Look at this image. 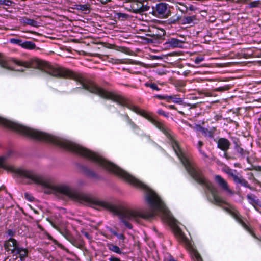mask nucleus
Returning <instances> with one entry per match:
<instances>
[{
  "label": "nucleus",
  "mask_w": 261,
  "mask_h": 261,
  "mask_svg": "<svg viewBox=\"0 0 261 261\" xmlns=\"http://www.w3.org/2000/svg\"><path fill=\"white\" fill-rule=\"evenodd\" d=\"M182 99L180 97H179L177 95H167V101L168 102H173L175 103L180 104L182 102Z\"/></svg>",
  "instance_id": "a211bd4d"
},
{
  "label": "nucleus",
  "mask_w": 261,
  "mask_h": 261,
  "mask_svg": "<svg viewBox=\"0 0 261 261\" xmlns=\"http://www.w3.org/2000/svg\"><path fill=\"white\" fill-rule=\"evenodd\" d=\"M246 158H247V162H248V163H250V160H249V158L248 156H246Z\"/></svg>",
  "instance_id": "4d7b16f0"
},
{
  "label": "nucleus",
  "mask_w": 261,
  "mask_h": 261,
  "mask_svg": "<svg viewBox=\"0 0 261 261\" xmlns=\"http://www.w3.org/2000/svg\"><path fill=\"white\" fill-rule=\"evenodd\" d=\"M196 19L195 16H184L183 17L182 22L184 23L190 24Z\"/></svg>",
  "instance_id": "a878e982"
},
{
  "label": "nucleus",
  "mask_w": 261,
  "mask_h": 261,
  "mask_svg": "<svg viewBox=\"0 0 261 261\" xmlns=\"http://www.w3.org/2000/svg\"><path fill=\"white\" fill-rule=\"evenodd\" d=\"M131 8L135 13H142L148 10L149 6L144 4V2L136 0L131 3Z\"/></svg>",
  "instance_id": "9b49d317"
},
{
  "label": "nucleus",
  "mask_w": 261,
  "mask_h": 261,
  "mask_svg": "<svg viewBox=\"0 0 261 261\" xmlns=\"http://www.w3.org/2000/svg\"><path fill=\"white\" fill-rule=\"evenodd\" d=\"M153 15L160 18H167L170 14L169 5L165 3L157 4L153 8Z\"/></svg>",
  "instance_id": "0eeeda50"
},
{
  "label": "nucleus",
  "mask_w": 261,
  "mask_h": 261,
  "mask_svg": "<svg viewBox=\"0 0 261 261\" xmlns=\"http://www.w3.org/2000/svg\"><path fill=\"white\" fill-rule=\"evenodd\" d=\"M192 170V173H188L189 174L197 183L204 186L211 195V196L207 195V198L209 202L220 206L223 204L228 205L229 207H223V208L228 213L242 226L244 225L245 223L242 220V216L239 212L219 195L217 189L212 182L205 177L201 170L195 167Z\"/></svg>",
  "instance_id": "39448f33"
},
{
  "label": "nucleus",
  "mask_w": 261,
  "mask_h": 261,
  "mask_svg": "<svg viewBox=\"0 0 261 261\" xmlns=\"http://www.w3.org/2000/svg\"><path fill=\"white\" fill-rule=\"evenodd\" d=\"M254 169L256 171L261 172V166H258L255 167L254 168Z\"/></svg>",
  "instance_id": "3c124183"
},
{
  "label": "nucleus",
  "mask_w": 261,
  "mask_h": 261,
  "mask_svg": "<svg viewBox=\"0 0 261 261\" xmlns=\"http://www.w3.org/2000/svg\"><path fill=\"white\" fill-rule=\"evenodd\" d=\"M165 261H177L172 256H169L165 258Z\"/></svg>",
  "instance_id": "79ce46f5"
},
{
  "label": "nucleus",
  "mask_w": 261,
  "mask_h": 261,
  "mask_svg": "<svg viewBox=\"0 0 261 261\" xmlns=\"http://www.w3.org/2000/svg\"><path fill=\"white\" fill-rule=\"evenodd\" d=\"M24 197L26 199L28 200L29 201H32L34 200L33 196L29 193H24Z\"/></svg>",
  "instance_id": "c9c22d12"
},
{
  "label": "nucleus",
  "mask_w": 261,
  "mask_h": 261,
  "mask_svg": "<svg viewBox=\"0 0 261 261\" xmlns=\"http://www.w3.org/2000/svg\"><path fill=\"white\" fill-rule=\"evenodd\" d=\"M215 117H216V118H215L216 120H218L219 118V116H216Z\"/></svg>",
  "instance_id": "052dcab7"
},
{
  "label": "nucleus",
  "mask_w": 261,
  "mask_h": 261,
  "mask_svg": "<svg viewBox=\"0 0 261 261\" xmlns=\"http://www.w3.org/2000/svg\"><path fill=\"white\" fill-rule=\"evenodd\" d=\"M192 252H193V255L196 259V261H203L201 255L196 250L192 249Z\"/></svg>",
  "instance_id": "cd10ccee"
},
{
  "label": "nucleus",
  "mask_w": 261,
  "mask_h": 261,
  "mask_svg": "<svg viewBox=\"0 0 261 261\" xmlns=\"http://www.w3.org/2000/svg\"><path fill=\"white\" fill-rule=\"evenodd\" d=\"M66 150H71L83 157L96 163L107 170L125 179L132 185L146 191V200L150 209L136 210L123 208L118 210L110 203L100 200L97 198L85 193H80L66 186V196L77 200L81 203L92 206L96 209L105 208L115 213L120 220L128 229H132L133 225L129 221L139 223L141 220H149L158 213L166 214V208L160 197L144 183L132 176L124 170L114 164L106 160L95 152L66 140Z\"/></svg>",
  "instance_id": "f257e3e1"
},
{
  "label": "nucleus",
  "mask_w": 261,
  "mask_h": 261,
  "mask_svg": "<svg viewBox=\"0 0 261 261\" xmlns=\"http://www.w3.org/2000/svg\"><path fill=\"white\" fill-rule=\"evenodd\" d=\"M126 121L127 122V123L130 126V127L132 128V129L135 132L137 133L139 130L140 128L139 126H138L129 118V117L126 115Z\"/></svg>",
  "instance_id": "412c9836"
},
{
  "label": "nucleus",
  "mask_w": 261,
  "mask_h": 261,
  "mask_svg": "<svg viewBox=\"0 0 261 261\" xmlns=\"http://www.w3.org/2000/svg\"><path fill=\"white\" fill-rule=\"evenodd\" d=\"M157 113L158 114L163 115L166 118L169 117V113L165 112L162 109H159L157 111Z\"/></svg>",
  "instance_id": "f704fd0d"
},
{
  "label": "nucleus",
  "mask_w": 261,
  "mask_h": 261,
  "mask_svg": "<svg viewBox=\"0 0 261 261\" xmlns=\"http://www.w3.org/2000/svg\"><path fill=\"white\" fill-rule=\"evenodd\" d=\"M0 124L14 130L25 136L39 141L52 143L62 149H64L65 148L64 140L59 136L46 134L27 127L1 117H0Z\"/></svg>",
  "instance_id": "423d86ee"
},
{
  "label": "nucleus",
  "mask_w": 261,
  "mask_h": 261,
  "mask_svg": "<svg viewBox=\"0 0 261 261\" xmlns=\"http://www.w3.org/2000/svg\"><path fill=\"white\" fill-rule=\"evenodd\" d=\"M234 172H236V170L232 171L230 169L227 172V174L232 178L233 181L236 184H240L243 187L252 189L248 181L242 176H239L234 174Z\"/></svg>",
  "instance_id": "1a4fd4ad"
},
{
  "label": "nucleus",
  "mask_w": 261,
  "mask_h": 261,
  "mask_svg": "<svg viewBox=\"0 0 261 261\" xmlns=\"http://www.w3.org/2000/svg\"><path fill=\"white\" fill-rule=\"evenodd\" d=\"M117 15L119 18H126L127 17L128 15L125 13H119L117 14Z\"/></svg>",
  "instance_id": "ea45409f"
},
{
  "label": "nucleus",
  "mask_w": 261,
  "mask_h": 261,
  "mask_svg": "<svg viewBox=\"0 0 261 261\" xmlns=\"http://www.w3.org/2000/svg\"><path fill=\"white\" fill-rule=\"evenodd\" d=\"M13 2L11 0H0V5H3L7 6L12 5Z\"/></svg>",
  "instance_id": "72a5a7b5"
},
{
  "label": "nucleus",
  "mask_w": 261,
  "mask_h": 261,
  "mask_svg": "<svg viewBox=\"0 0 261 261\" xmlns=\"http://www.w3.org/2000/svg\"><path fill=\"white\" fill-rule=\"evenodd\" d=\"M230 144V141L227 139L224 138H221L217 141L218 148L224 151L229 149Z\"/></svg>",
  "instance_id": "4468645a"
},
{
  "label": "nucleus",
  "mask_w": 261,
  "mask_h": 261,
  "mask_svg": "<svg viewBox=\"0 0 261 261\" xmlns=\"http://www.w3.org/2000/svg\"><path fill=\"white\" fill-rule=\"evenodd\" d=\"M247 198L249 200V202L254 206L255 205L258 204V200L256 199V196L253 194H248L247 196Z\"/></svg>",
  "instance_id": "b1692460"
},
{
  "label": "nucleus",
  "mask_w": 261,
  "mask_h": 261,
  "mask_svg": "<svg viewBox=\"0 0 261 261\" xmlns=\"http://www.w3.org/2000/svg\"><path fill=\"white\" fill-rule=\"evenodd\" d=\"M252 169L251 168H248L247 169V170H251Z\"/></svg>",
  "instance_id": "680f3d73"
},
{
  "label": "nucleus",
  "mask_w": 261,
  "mask_h": 261,
  "mask_svg": "<svg viewBox=\"0 0 261 261\" xmlns=\"http://www.w3.org/2000/svg\"><path fill=\"white\" fill-rule=\"evenodd\" d=\"M260 4V1H254L249 3L250 8H255L259 6Z\"/></svg>",
  "instance_id": "473e14b6"
},
{
  "label": "nucleus",
  "mask_w": 261,
  "mask_h": 261,
  "mask_svg": "<svg viewBox=\"0 0 261 261\" xmlns=\"http://www.w3.org/2000/svg\"><path fill=\"white\" fill-rule=\"evenodd\" d=\"M19 246V244L17 240L12 238H10L4 243L5 250L7 251H10L11 253L13 255Z\"/></svg>",
  "instance_id": "9d476101"
},
{
  "label": "nucleus",
  "mask_w": 261,
  "mask_h": 261,
  "mask_svg": "<svg viewBox=\"0 0 261 261\" xmlns=\"http://www.w3.org/2000/svg\"><path fill=\"white\" fill-rule=\"evenodd\" d=\"M66 240H69V241L71 242V243L72 244H73V243L72 242V241L70 240V236L69 233V232H68V231L66 230Z\"/></svg>",
  "instance_id": "a18cd8bd"
},
{
  "label": "nucleus",
  "mask_w": 261,
  "mask_h": 261,
  "mask_svg": "<svg viewBox=\"0 0 261 261\" xmlns=\"http://www.w3.org/2000/svg\"><path fill=\"white\" fill-rule=\"evenodd\" d=\"M110 232H111V233H112L113 235H114V236H117L118 233H117L116 231H115V230H113L112 229H110Z\"/></svg>",
  "instance_id": "8fccbe9b"
},
{
  "label": "nucleus",
  "mask_w": 261,
  "mask_h": 261,
  "mask_svg": "<svg viewBox=\"0 0 261 261\" xmlns=\"http://www.w3.org/2000/svg\"><path fill=\"white\" fill-rule=\"evenodd\" d=\"M203 145V143L201 141H199L197 144V147L198 148L201 149L202 146Z\"/></svg>",
  "instance_id": "49530a36"
},
{
  "label": "nucleus",
  "mask_w": 261,
  "mask_h": 261,
  "mask_svg": "<svg viewBox=\"0 0 261 261\" xmlns=\"http://www.w3.org/2000/svg\"><path fill=\"white\" fill-rule=\"evenodd\" d=\"M20 21L21 22L25 24H28L32 27H37L38 26V22L33 19L23 17L20 19Z\"/></svg>",
  "instance_id": "6ab92c4d"
},
{
  "label": "nucleus",
  "mask_w": 261,
  "mask_h": 261,
  "mask_svg": "<svg viewBox=\"0 0 261 261\" xmlns=\"http://www.w3.org/2000/svg\"><path fill=\"white\" fill-rule=\"evenodd\" d=\"M102 4H106L111 0H99Z\"/></svg>",
  "instance_id": "603ef678"
},
{
  "label": "nucleus",
  "mask_w": 261,
  "mask_h": 261,
  "mask_svg": "<svg viewBox=\"0 0 261 261\" xmlns=\"http://www.w3.org/2000/svg\"><path fill=\"white\" fill-rule=\"evenodd\" d=\"M234 150L237 153L238 157L241 159H244L246 156H249V151L244 149L240 144L236 143L234 146Z\"/></svg>",
  "instance_id": "2eb2a0df"
},
{
  "label": "nucleus",
  "mask_w": 261,
  "mask_h": 261,
  "mask_svg": "<svg viewBox=\"0 0 261 261\" xmlns=\"http://www.w3.org/2000/svg\"><path fill=\"white\" fill-rule=\"evenodd\" d=\"M74 40H71V41H74ZM70 40L69 39H66V42H69Z\"/></svg>",
  "instance_id": "bf43d9fd"
},
{
  "label": "nucleus",
  "mask_w": 261,
  "mask_h": 261,
  "mask_svg": "<svg viewBox=\"0 0 261 261\" xmlns=\"http://www.w3.org/2000/svg\"><path fill=\"white\" fill-rule=\"evenodd\" d=\"M178 113H179L182 115H185L184 113L182 111H178Z\"/></svg>",
  "instance_id": "6e6d98bb"
},
{
  "label": "nucleus",
  "mask_w": 261,
  "mask_h": 261,
  "mask_svg": "<svg viewBox=\"0 0 261 261\" xmlns=\"http://www.w3.org/2000/svg\"><path fill=\"white\" fill-rule=\"evenodd\" d=\"M107 247L109 250L113 252H115L118 254H122V252L121 248H119L118 246L113 244V243L107 244Z\"/></svg>",
  "instance_id": "aec40b11"
},
{
  "label": "nucleus",
  "mask_w": 261,
  "mask_h": 261,
  "mask_svg": "<svg viewBox=\"0 0 261 261\" xmlns=\"http://www.w3.org/2000/svg\"><path fill=\"white\" fill-rule=\"evenodd\" d=\"M199 152L203 156V157L205 158H208V156L207 155V154L205 153L204 151L202 150V149L199 148Z\"/></svg>",
  "instance_id": "a19ab883"
},
{
  "label": "nucleus",
  "mask_w": 261,
  "mask_h": 261,
  "mask_svg": "<svg viewBox=\"0 0 261 261\" xmlns=\"http://www.w3.org/2000/svg\"><path fill=\"white\" fill-rule=\"evenodd\" d=\"M66 50H69V49L67 48V46H66Z\"/></svg>",
  "instance_id": "e2e57ef3"
},
{
  "label": "nucleus",
  "mask_w": 261,
  "mask_h": 261,
  "mask_svg": "<svg viewBox=\"0 0 261 261\" xmlns=\"http://www.w3.org/2000/svg\"><path fill=\"white\" fill-rule=\"evenodd\" d=\"M67 3L69 9H77L85 13L90 11V5L88 4L77 5L74 0H68Z\"/></svg>",
  "instance_id": "f8f14e48"
},
{
  "label": "nucleus",
  "mask_w": 261,
  "mask_h": 261,
  "mask_svg": "<svg viewBox=\"0 0 261 261\" xmlns=\"http://www.w3.org/2000/svg\"><path fill=\"white\" fill-rule=\"evenodd\" d=\"M116 237H117L118 238V239H119V240H124V239H125V236H124V235L123 234H122V233H121V234H119V233H118V234H117V236Z\"/></svg>",
  "instance_id": "37998d69"
},
{
  "label": "nucleus",
  "mask_w": 261,
  "mask_h": 261,
  "mask_svg": "<svg viewBox=\"0 0 261 261\" xmlns=\"http://www.w3.org/2000/svg\"><path fill=\"white\" fill-rule=\"evenodd\" d=\"M230 89V86L229 85H226L224 86L220 87L218 88H216L213 89V91H218V92H223L225 91L228 90Z\"/></svg>",
  "instance_id": "c85d7f7f"
},
{
  "label": "nucleus",
  "mask_w": 261,
  "mask_h": 261,
  "mask_svg": "<svg viewBox=\"0 0 261 261\" xmlns=\"http://www.w3.org/2000/svg\"><path fill=\"white\" fill-rule=\"evenodd\" d=\"M179 18L178 17H177V18L176 20L175 19L174 20V22H175V21H179Z\"/></svg>",
  "instance_id": "13d9d810"
},
{
  "label": "nucleus",
  "mask_w": 261,
  "mask_h": 261,
  "mask_svg": "<svg viewBox=\"0 0 261 261\" xmlns=\"http://www.w3.org/2000/svg\"><path fill=\"white\" fill-rule=\"evenodd\" d=\"M242 227L248 232L249 234L253 237L255 239L261 242V237L259 238L256 236L255 233L253 232V231L252 230L251 228H250L247 225H246L245 223L244 224V225H243Z\"/></svg>",
  "instance_id": "5701e85b"
},
{
  "label": "nucleus",
  "mask_w": 261,
  "mask_h": 261,
  "mask_svg": "<svg viewBox=\"0 0 261 261\" xmlns=\"http://www.w3.org/2000/svg\"><path fill=\"white\" fill-rule=\"evenodd\" d=\"M86 174L87 175L92 177L96 178L98 177V175L96 174L95 172H94L93 171H92L89 169H87L85 171Z\"/></svg>",
  "instance_id": "7c9ffc66"
},
{
  "label": "nucleus",
  "mask_w": 261,
  "mask_h": 261,
  "mask_svg": "<svg viewBox=\"0 0 261 261\" xmlns=\"http://www.w3.org/2000/svg\"><path fill=\"white\" fill-rule=\"evenodd\" d=\"M19 255L20 260L23 261L28 255V250L19 246L14 254V255Z\"/></svg>",
  "instance_id": "f3484780"
},
{
  "label": "nucleus",
  "mask_w": 261,
  "mask_h": 261,
  "mask_svg": "<svg viewBox=\"0 0 261 261\" xmlns=\"http://www.w3.org/2000/svg\"><path fill=\"white\" fill-rule=\"evenodd\" d=\"M21 47L28 49H33L36 47V44L32 41H24L21 44Z\"/></svg>",
  "instance_id": "4be33fe9"
},
{
  "label": "nucleus",
  "mask_w": 261,
  "mask_h": 261,
  "mask_svg": "<svg viewBox=\"0 0 261 261\" xmlns=\"http://www.w3.org/2000/svg\"><path fill=\"white\" fill-rule=\"evenodd\" d=\"M184 42V41L180 40L177 38H170L166 43L171 47H181Z\"/></svg>",
  "instance_id": "dca6fc26"
},
{
  "label": "nucleus",
  "mask_w": 261,
  "mask_h": 261,
  "mask_svg": "<svg viewBox=\"0 0 261 261\" xmlns=\"http://www.w3.org/2000/svg\"><path fill=\"white\" fill-rule=\"evenodd\" d=\"M166 107L170 109H174L177 110V109L174 105H168L166 106Z\"/></svg>",
  "instance_id": "09e8293b"
},
{
  "label": "nucleus",
  "mask_w": 261,
  "mask_h": 261,
  "mask_svg": "<svg viewBox=\"0 0 261 261\" xmlns=\"http://www.w3.org/2000/svg\"><path fill=\"white\" fill-rule=\"evenodd\" d=\"M67 1H68V0H66V10H67V8H68V10L69 12H71L72 11L70 10V9H71V8H70V9H69V7H68V6L69 5V4H68V3H67Z\"/></svg>",
  "instance_id": "5fc2aeb1"
},
{
  "label": "nucleus",
  "mask_w": 261,
  "mask_h": 261,
  "mask_svg": "<svg viewBox=\"0 0 261 261\" xmlns=\"http://www.w3.org/2000/svg\"><path fill=\"white\" fill-rule=\"evenodd\" d=\"M215 181L224 191L230 194H233V191L229 188L227 182L219 175H216L214 177Z\"/></svg>",
  "instance_id": "ddd939ff"
},
{
  "label": "nucleus",
  "mask_w": 261,
  "mask_h": 261,
  "mask_svg": "<svg viewBox=\"0 0 261 261\" xmlns=\"http://www.w3.org/2000/svg\"><path fill=\"white\" fill-rule=\"evenodd\" d=\"M0 66L11 70L23 72L27 68L38 69L53 76L64 77L65 72L58 65H51L38 59L22 61L18 59L6 60L0 54Z\"/></svg>",
  "instance_id": "20e7f679"
},
{
  "label": "nucleus",
  "mask_w": 261,
  "mask_h": 261,
  "mask_svg": "<svg viewBox=\"0 0 261 261\" xmlns=\"http://www.w3.org/2000/svg\"><path fill=\"white\" fill-rule=\"evenodd\" d=\"M109 261H121L119 258L111 256L109 259Z\"/></svg>",
  "instance_id": "c03bdc74"
},
{
  "label": "nucleus",
  "mask_w": 261,
  "mask_h": 261,
  "mask_svg": "<svg viewBox=\"0 0 261 261\" xmlns=\"http://www.w3.org/2000/svg\"><path fill=\"white\" fill-rule=\"evenodd\" d=\"M248 179L250 180H252V182L256 185H259L261 187V182H260L258 179H257L254 176L253 174L250 173L249 174Z\"/></svg>",
  "instance_id": "bb28decb"
},
{
  "label": "nucleus",
  "mask_w": 261,
  "mask_h": 261,
  "mask_svg": "<svg viewBox=\"0 0 261 261\" xmlns=\"http://www.w3.org/2000/svg\"><path fill=\"white\" fill-rule=\"evenodd\" d=\"M6 233L10 238H12L15 234V231L12 229H9L7 231Z\"/></svg>",
  "instance_id": "4c0bfd02"
},
{
  "label": "nucleus",
  "mask_w": 261,
  "mask_h": 261,
  "mask_svg": "<svg viewBox=\"0 0 261 261\" xmlns=\"http://www.w3.org/2000/svg\"><path fill=\"white\" fill-rule=\"evenodd\" d=\"M144 85L147 87L151 88L153 90L157 91L160 90V88H159L157 84L152 82H147L144 84Z\"/></svg>",
  "instance_id": "393cba45"
},
{
  "label": "nucleus",
  "mask_w": 261,
  "mask_h": 261,
  "mask_svg": "<svg viewBox=\"0 0 261 261\" xmlns=\"http://www.w3.org/2000/svg\"><path fill=\"white\" fill-rule=\"evenodd\" d=\"M201 132L205 136H208L210 138L213 137V132L208 130L205 128H201Z\"/></svg>",
  "instance_id": "c756f323"
},
{
  "label": "nucleus",
  "mask_w": 261,
  "mask_h": 261,
  "mask_svg": "<svg viewBox=\"0 0 261 261\" xmlns=\"http://www.w3.org/2000/svg\"><path fill=\"white\" fill-rule=\"evenodd\" d=\"M155 98H156L161 100H166L167 101V95H156L154 96Z\"/></svg>",
  "instance_id": "e433bc0d"
},
{
  "label": "nucleus",
  "mask_w": 261,
  "mask_h": 261,
  "mask_svg": "<svg viewBox=\"0 0 261 261\" xmlns=\"http://www.w3.org/2000/svg\"><path fill=\"white\" fill-rule=\"evenodd\" d=\"M12 153L13 151L10 150L6 155L0 156V168L10 172L18 177L26 179L28 184H35L40 186L46 194L53 195L59 198L65 197V185L64 183L55 182L53 178L44 177L33 170L16 168L7 164L6 161Z\"/></svg>",
  "instance_id": "7ed1b4c3"
},
{
  "label": "nucleus",
  "mask_w": 261,
  "mask_h": 261,
  "mask_svg": "<svg viewBox=\"0 0 261 261\" xmlns=\"http://www.w3.org/2000/svg\"><path fill=\"white\" fill-rule=\"evenodd\" d=\"M84 235L85 237H86L88 239L90 240L91 239V237L87 232H84Z\"/></svg>",
  "instance_id": "de8ad7c7"
},
{
  "label": "nucleus",
  "mask_w": 261,
  "mask_h": 261,
  "mask_svg": "<svg viewBox=\"0 0 261 261\" xmlns=\"http://www.w3.org/2000/svg\"><path fill=\"white\" fill-rule=\"evenodd\" d=\"M67 77L79 83L82 85V88L88 90L89 92L96 94L101 98L111 100L121 106L125 107L148 120L160 130L168 139L169 143L187 172L192 173L191 170H193L195 166L183 152L178 143L172 136L171 133V131L162 122L154 119L152 116V113L134 105L128 99L122 95L113 92L108 91L98 86L93 81L88 79L84 73L74 72L66 69V78Z\"/></svg>",
  "instance_id": "f03ea898"
},
{
  "label": "nucleus",
  "mask_w": 261,
  "mask_h": 261,
  "mask_svg": "<svg viewBox=\"0 0 261 261\" xmlns=\"http://www.w3.org/2000/svg\"><path fill=\"white\" fill-rule=\"evenodd\" d=\"M10 42L12 44H18L20 46L21 44L22 43V41L21 40L16 38H11L10 39Z\"/></svg>",
  "instance_id": "2f4dec72"
},
{
  "label": "nucleus",
  "mask_w": 261,
  "mask_h": 261,
  "mask_svg": "<svg viewBox=\"0 0 261 261\" xmlns=\"http://www.w3.org/2000/svg\"><path fill=\"white\" fill-rule=\"evenodd\" d=\"M150 33L147 34V36H150L152 38L149 40L151 43H159L163 39L165 35L166 32L163 29L158 28H153L152 30H149Z\"/></svg>",
  "instance_id": "6e6552de"
},
{
  "label": "nucleus",
  "mask_w": 261,
  "mask_h": 261,
  "mask_svg": "<svg viewBox=\"0 0 261 261\" xmlns=\"http://www.w3.org/2000/svg\"><path fill=\"white\" fill-rule=\"evenodd\" d=\"M224 156L227 159H233V158L229 157L227 153H224Z\"/></svg>",
  "instance_id": "864d4df0"
},
{
  "label": "nucleus",
  "mask_w": 261,
  "mask_h": 261,
  "mask_svg": "<svg viewBox=\"0 0 261 261\" xmlns=\"http://www.w3.org/2000/svg\"><path fill=\"white\" fill-rule=\"evenodd\" d=\"M204 60V57H197L195 59V63L197 64L200 63L202 61Z\"/></svg>",
  "instance_id": "58836bf2"
}]
</instances>
